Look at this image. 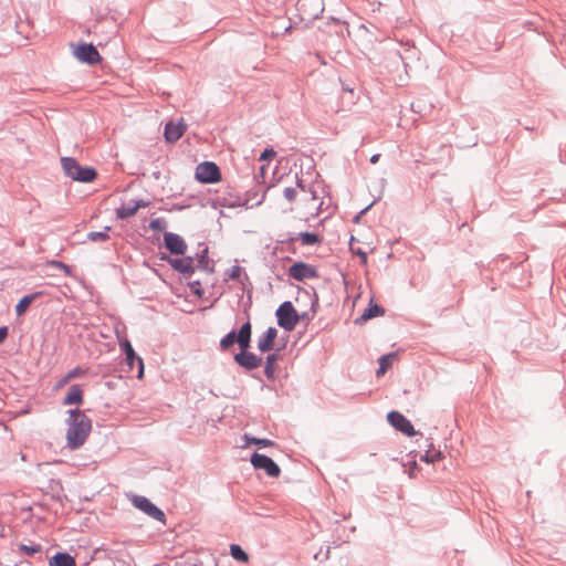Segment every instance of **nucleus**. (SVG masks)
Segmentation results:
<instances>
[{
	"label": "nucleus",
	"mask_w": 566,
	"mask_h": 566,
	"mask_svg": "<svg viewBox=\"0 0 566 566\" xmlns=\"http://www.w3.org/2000/svg\"><path fill=\"white\" fill-rule=\"evenodd\" d=\"M284 198L292 203L291 211L301 219L310 220L321 213L323 200L314 187H304L296 184L295 187H287L283 191Z\"/></svg>",
	"instance_id": "obj_1"
},
{
	"label": "nucleus",
	"mask_w": 566,
	"mask_h": 566,
	"mask_svg": "<svg viewBox=\"0 0 566 566\" xmlns=\"http://www.w3.org/2000/svg\"><path fill=\"white\" fill-rule=\"evenodd\" d=\"M69 415L66 442L71 449H77L86 441L92 429V423L90 418L78 409L71 410Z\"/></svg>",
	"instance_id": "obj_2"
},
{
	"label": "nucleus",
	"mask_w": 566,
	"mask_h": 566,
	"mask_svg": "<svg viewBox=\"0 0 566 566\" xmlns=\"http://www.w3.org/2000/svg\"><path fill=\"white\" fill-rule=\"evenodd\" d=\"M61 165L64 174L73 180L92 182L96 178L95 169L81 166L74 158L63 157Z\"/></svg>",
	"instance_id": "obj_3"
},
{
	"label": "nucleus",
	"mask_w": 566,
	"mask_h": 566,
	"mask_svg": "<svg viewBox=\"0 0 566 566\" xmlns=\"http://www.w3.org/2000/svg\"><path fill=\"white\" fill-rule=\"evenodd\" d=\"M251 342V324L247 322L238 333L230 332L227 334L220 342V347L223 350L229 349L234 343H238L242 350H245L250 347Z\"/></svg>",
	"instance_id": "obj_4"
},
{
	"label": "nucleus",
	"mask_w": 566,
	"mask_h": 566,
	"mask_svg": "<svg viewBox=\"0 0 566 566\" xmlns=\"http://www.w3.org/2000/svg\"><path fill=\"white\" fill-rule=\"evenodd\" d=\"M161 258L181 273L189 274L195 271L196 261L191 256L185 255V250H168V253L163 254Z\"/></svg>",
	"instance_id": "obj_5"
},
{
	"label": "nucleus",
	"mask_w": 566,
	"mask_h": 566,
	"mask_svg": "<svg viewBox=\"0 0 566 566\" xmlns=\"http://www.w3.org/2000/svg\"><path fill=\"white\" fill-rule=\"evenodd\" d=\"M277 323L286 331H293L298 323V315L291 302H284L276 311Z\"/></svg>",
	"instance_id": "obj_6"
},
{
	"label": "nucleus",
	"mask_w": 566,
	"mask_h": 566,
	"mask_svg": "<svg viewBox=\"0 0 566 566\" xmlns=\"http://www.w3.org/2000/svg\"><path fill=\"white\" fill-rule=\"evenodd\" d=\"M196 179L202 184H214L221 180L219 167L211 161H205L196 168Z\"/></svg>",
	"instance_id": "obj_7"
},
{
	"label": "nucleus",
	"mask_w": 566,
	"mask_h": 566,
	"mask_svg": "<svg viewBox=\"0 0 566 566\" xmlns=\"http://www.w3.org/2000/svg\"><path fill=\"white\" fill-rule=\"evenodd\" d=\"M251 464L259 470H264L271 478H277L281 473L279 465L269 457L260 453H253Z\"/></svg>",
	"instance_id": "obj_8"
},
{
	"label": "nucleus",
	"mask_w": 566,
	"mask_h": 566,
	"mask_svg": "<svg viewBox=\"0 0 566 566\" xmlns=\"http://www.w3.org/2000/svg\"><path fill=\"white\" fill-rule=\"evenodd\" d=\"M73 53L77 60H80L81 62L88 63V64H95V63L99 62V60H101V55H99L98 51L96 50V48L94 45L87 44V43L78 44L74 49Z\"/></svg>",
	"instance_id": "obj_9"
},
{
	"label": "nucleus",
	"mask_w": 566,
	"mask_h": 566,
	"mask_svg": "<svg viewBox=\"0 0 566 566\" xmlns=\"http://www.w3.org/2000/svg\"><path fill=\"white\" fill-rule=\"evenodd\" d=\"M387 419L392 427L406 436L413 437L416 434L413 426L402 413L398 411H391L388 413Z\"/></svg>",
	"instance_id": "obj_10"
},
{
	"label": "nucleus",
	"mask_w": 566,
	"mask_h": 566,
	"mask_svg": "<svg viewBox=\"0 0 566 566\" xmlns=\"http://www.w3.org/2000/svg\"><path fill=\"white\" fill-rule=\"evenodd\" d=\"M289 274L296 281L317 277L316 269L304 262L294 263L290 268Z\"/></svg>",
	"instance_id": "obj_11"
},
{
	"label": "nucleus",
	"mask_w": 566,
	"mask_h": 566,
	"mask_svg": "<svg viewBox=\"0 0 566 566\" xmlns=\"http://www.w3.org/2000/svg\"><path fill=\"white\" fill-rule=\"evenodd\" d=\"M142 207V200L139 199H123L122 205L115 209L117 219H126L134 216Z\"/></svg>",
	"instance_id": "obj_12"
},
{
	"label": "nucleus",
	"mask_w": 566,
	"mask_h": 566,
	"mask_svg": "<svg viewBox=\"0 0 566 566\" xmlns=\"http://www.w3.org/2000/svg\"><path fill=\"white\" fill-rule=\"evenodd\" d=\"M234 360L242 367L247 369H255L261 366L262 358L256 355L242 350L241 353L234 356Z\"/></svg>",
	"instance_id": "obj_13"
},
{
	"label": "nucleus",
	"mask_w": 566,
	"mask_h": 566,
	"mask_svg": "<svg viewBox=\"0 0 566 566\" xmlns=\"http://www.w3.org/2000/svg\"><path fill=\"white\" fill-rule=\"evenodd\" d=\"M284 242L289 244L300 243L301 245H321L323 244V237L314 232H303Z\"/></svg>",
	"instance_id": "obj_14"
},
{
	"label": "nucleus",
	"mask_w": 566,
	"mask_h": 566,
	"mask_svg": "<svg viewBox=\"0 0 566 566\" xmlns=\"http://www.w3.org/2000/svg\"><path fill=\"white\" fill-rule=\"evenodd\" d=\"M277 337V329L269 327L263 335L258 338V349L262 353L270 352L274 347V342Z\"/></svg>",
	"instance_id": "obj_15"
},
{
	"label": "nucleus",
	"mask_w": 566,
	"mask_h": 566,
	"mask_svg": "<svg viewBox=\"0 0 566 566\" xmlns=\"http://www.w3.org/2000/svg\"><path fill=\"white\" fill-rule=\"evenodd\" d=\"M186 125L182 119L177 123L169 122L165 127V138L169 143H175L184 135Z\"/></svg>",
	"instance_id": "obj_16"
},
{
	"label": "nucleus",
	"mask_w": 566,
	"mask_h": 566,
	"mask_svg": "<svg viewBox=\"0 0 566 566\" xmlns=\"http://www.w3.org/2000/svg\"><path fill=\"white\" fill-rule=\"evenodd\" d=\"M144 514L159 522L161 526H166V515L165 513L153 504L149 500L144 497Z\"/></svg>",
	"instance_id": "obj_17"
},
{
	"label": "nucleus",
	"mask_w": 566,
	"mask_h": 566,
	"mask_svg": "<svg viewBox=\"0 0 566 566\" xmlns=\"http://www.w3.org/2000/svg\"><path fill=\"white\" fill-rule=\"evenodd\" d=\"M83 402V390L80 385H72L64 397L63 405H81Z\"/></svg>",
	"instance_id": "obj_18"
},
{
	"label": "nucleus",
	"mask_w": 566,
	"mask_h": 566,
	"mask_svg": "<svg viewBox=\"0 0 566 566\" xmlns=\"http://www.w3.org/2000/svg\"><path fill=\"white\" fill-rule=\"evenodd\" d=\"M49 566H76V562L67 553H56L49 559Z\"/></svg>",
	"instance_id": "obj_19"
},
{
	"label": "nucleus",
	"mask_w": 566,
	"mask_h": 566,
	"mask_svg": "<svg viewBox=\"0 0 566 566\" xmlns=\"http://www.w3.org/2000/svg\"><path fill=\"white\" fill-rule=\"evenodd\" d=\"M42 295V292H35V293H32V294H29V295H25L23 296L17 304L15 306V313L18 316H22L27 311L28 308L30 307V305L32 304V302L34 300H36L39 296Z\"/></svg>",
	"instance_id": "obj_20"
},
{
	"label": "nucleus",
	"mask_w": 566,
	"mask_h": 566,
	"mask_svg": "<svg viewBox=\"0 0 566 566\" xmlns=\"http://www.w3.org/2000/svg\"><path fill=\"white\" fill-rule=\"evenodd\" d=\"M396 354H388L381 356L379 359V368L376 373L377 377L384 376L386 371L390 368L392 361L396 359Z\"/></svg>",
	"instance_id": "obj_21"
},
{
	"label": "nucleus",
	"mask_w": 566,
	"mask_h": 566,
	"mask_svg": "<svg viewBox=\"0 0 566 566\" xmlns=\"http://www.w3.org/2000/svg\"><path fill=\"white\" fill-rule=\"evenodd\" d=\"M230 554L238 562L247 564L250 560L249 555L242 549L240 545L231 544Z\"/></svg>",
	"instance_id": "obj_22"
},
{
	"label": "nucleus",
	"mask_w": 566,
	"mask_h": 566,
	"mask_svg": "<svg viewBox=\"0 0 566 566\" xmlns=\"http://www.w3.org/2000/svg\"><path fill=\"white\" fill-rule=\"evenodd\" d=\"M382 314L381 307L378 305H370L359 317L360 322H366L373 317L379 316Z\"/></svg>",
	"instance_id": "obj_23"
},
{
	"label": "nucleus",
	"mask_w": 566,
	"mask_h": 566,
	"mask_svg": "<svg viewBox=\"0 0 566 566\" xmlns=\"http://www.w3.org/2000/svg\"><path fill=\"white\" fill-rule=\"evenodd\" d=\"M166 248H182V240L174 233H165Z\"/></svg>",
	"instance_id": "obj_24"
},
{
	"label": "nucleus",
	"mask_w": 566,
	"mask_h": 566,
	"mask_svg": "<svg viewBox=\"0 0 566 566\" xmlns=\"http://www.w3.org/2000/svg\"><path fill=\"white\" fill-rule=\"evenodd\" d=\"M42 551L41 545H19V552L25 556H33Z\"/></svg>",
	"instance_id": "obj_25"
},
{
	"label": "nucleus",
	"mask_w": 566,
	"mask_h": 566,
	"mask_svg": "<svg viewBox=\"0 0 566 566\" xmlns=\"http://www.w3.org/2000/svg\"><path fill=\"white\" fill-rule=\"evenodd\" d=\"M243 274V269L239 265H233L226 272L227 279L229 280H240Z\"/></svg>",
	"instance_id": "obj_26"
},
{
	"label": "nucleus",
	"mask_w": 566,
	"mask_h": 566,
	"mask_svg": "<svg viewBox=\"0 0 566 566\" xmlns=\"http://www.w3.org/2000/svg\"><path fill=\"white\" fill-rule=\"evenodd\" d=\"M244 439L247 441V443H254L259 447H272L273 446V441L269 440V439H258V438H251L249 437L248 434L244 436Z\"/></svg>",
	"instance_id": "obj_27"
},
{
	"label": "nucleus",
	"mask_w": 566,
	"mask_h": 566,
	"mask_svg": "<svg viewBox=\"0 0 566 566\" xmlns=\"http://www.w3.org/2000/svg\"><path fill=\"white\" fill-rule=\"evenodd\" d=\"M88 369L83 367H75L66 373L67 377L73 380L76 378L84 377L87 374Z\"/></svg>",
	"instance_id": "obj_28"
},
{
	"label": "nucleus",
	"mask_w": 566,
	"mask_h": 566,
	"mask_svg": "<svg viewBox=\"0 0 566 566\" xmlns=\"http://www.w3.org/2000/svg\"><path fill=\"white\" fill-rule=\"evenodd\" d=\"M441 459V452L440 451H433V452H426L420 457L421 461H424L427 463H433Z\"/></svg>",
	"instance_id": "obj_29"
},
{
	"label": "nucleus",
	"mask_w": 566,
	"mask_h": 566,
	"mask_svg": "<svg viewBox=\"0 0 566 566\" xmlns=\"http://www.w3.org/2000/svg\"><path fill=\"white\" fill-rule=\"evenodd\" d=\"M276 360V355H269L266 357V366H265V374L268 377L273 376V365Z\"/></svg>",
	"instance_id": "obj_30"
},
{
	"label": "nucleus",
	"mask_w": 566,
	"mask_h": 566,
	"mask_svg": "<svg viewBox=\"0 0 566 566\" xmlns=\"http://www.w3.org/2000/svg\"><path fill=\"white\" fill-rule=\"evenodd\" d=\"M48 264L51 265V266L59 268V269L63 270V272L66 275H69V276L71 275V270H70L69 265H66V264H64V263H62L60 261H51Z\"/></svg>",
	"instance_id": "obj_31"
},
{
	"label": "nucleus",
	"mask_w": 566,
	"mask_h": 566,
	"mask_svg": "<svg viewBox=\"0 0 566 566\" xmlns=\"http://www.w3.org/2000/svg\"><path fill=\"white\" fill-rule=\"evenodd\" d=\"M150 228L155 231H163L166 228V222L163 219H155L150 222Z\"/></svg>",
	"instance_id": "obj_32"
},
{
	"label": "nucleus",
	"mask_w": 566,
	"mask_h": 566,
	"mask_svg": "<svg viewBox=\"0 0 566 566\" xmlns=\"http://www.w3.org/2000/svg\"><path fill=\"white\" fill-rule=\"evenodd\" d=\"M88 238H90L93 242L104 241V240H106L107 234H106L105 232H91V233L88 234Z\"/></svg>",
	"instance_id": "obj_33"
},
{
	"label": "nucleus",
	"mask_w": 566,
	"mask_h": 566,
	"mask_svg": "<svg viewBox=\"0 0 566 566\" xmlns=\"http://www.w3.org/2000/svg\"><path fill=\"white\" fill-rule=\"evenodd\" d=\"M71 379L65 374L54 386V390H61L64 386H66Z\"/></svg>",
	"instance_id": "obj_34"
},
{
	"label": "nucleus",
	"mask_w": 566,
	"mask_h": 566,
	"mask_svg": "<svg viewBox=\"0 0 566 566\" xmlns=\"http://www.w3.org/2000/svg\"><path fill=\"white\" fill-rule=\"evenodd\" d=\"M275 156V151L273 149H265L261 156H260V160H269V159H272L274 158Z\"/></svg>",
	"instance_id": "obj_35"
},
{
	"label": "nucleus",
	"mask_w": 566,
	"mask_h": 566,
	"mask_svg": "<svg viewBox=\"0 0 566 566\" xmlns=\"http://www.w3.org/2000/svg\"><path fill=\"white\" fill-rule=\"evenodd\" d=\"M126 346H127L126 356H127L128 365L132 367L133 360H134V350L128 343Z\"/></svg>",
	"instance_id": "obj_36"
},
{
	"label": "nucleus",
	"mask_w": 566,
	"mask_h": 566,
	"mask_svg": "<svg viewBox=\"0 0 566 566\" xmlns=\"http://www.w3.org/2000/svg\"><path fill=\"white\" fill-rule=\"evenodd\" d=\"M354 255L359 258L361 264L365 265L367 263V253L364 250H357Z\"/></svg>",
	"instance_id": "obj_37"
},
{
	"label": "nucleus",
	"mask_w": 566,
	"mask_h": 566,
	"mask_svg": "<svg viewBox=\"0 0 566 566\" xmlns=\"http://www.w3.org/2000/svg\"><path fill=\"white\" fill-rule=\"evenodd\" d=\"M8 332L9 331L7 326L0 327V344H2L8 337Z\"/></svg>",
	"instance_id": "obj_38"
},
{
	"label": "nucleus",
	"mask_w": 566,
	"mask_h": 566,
	"mask_svg": "<svg viewBox=\"0 0 566 566\" xmlns=\"http://www.w3.org/2000/svg\"><path fill=\"white\" fill-rule=\"evenodd\" d=\"M417 469V463L416 461H412L411 462V469L409 470L408 474L410 478H413L415 476V470Z\"/></svg>",
	"instance_id": "obj_39"
},
{
	"label": "nucleus",
	"mask_w": 566,
	"mask_h": 566,
	"mask_svg": "<svg viewBox=\"0 0 566 566\" xmlns=\"http://www.w3.org/2000/svg\"><path fill=\"white\" fill-rule=\"evenodd\" d=\"M137 378L142 379V359L138 358Z\"/></svg>",
	"instance_id": "obj_40"
},
{
	"label": "nucleus",
	"mask_w": 566,
	"mask_h": 566,
	"mask_svg": "<svg viewBox=\"0 0 566 566\" xmlns=\"http://www.w3.org/2000/svg\"><path fill=\"white\" fill-rule=\"evenodd\" d=\"M134 504L137 509H142V499L135 497Z\"/></svg>",
	"instance_id": "obj_41"
},
{
	"label": "nucleus",
	"mask_w": 566,
	"mask_h": 566,
	"mask_svg": "<svg viewBox=\"0 0 566 566\" xmlns=\"http://www.w3.org/2000/svg\"><path fill=\"white\" fill-rule=\"evenodd\" d=\"M378 159H379V155L377 154V155H374V156L370 158V161H371L373 164H376V163L378 161Z\"/></svg>",
	"instance_id": "obj_42"
},
{
	"label": "nucleus",
	"mask_w": 566,
	"mask_h": 566,
	"mask_svg": "<svg viewBox=\"0 0 566 566\" xmlns=\"http://www.w3.org/2000/svg\"><path fill=\"white\" fill-rule=\"evenodd\" d=\"M260 172H261V175H262V176L264 175V172H265V166H262V167L260 168Z\"/></svg>",
	"instance_id": "obj_43"
},
{
	"label": "nucleus",
	"mask_w": 566,
	"mask_h": 566,
	"mask_svg": "<svg viewBox=\"0 0 566 566\" xmlns=\"http://www.w3.org/2000/svg\"><path fill=\"white\" fill-rule=\"evenodd\" d=\"M353 243H354V238L352 237L350 241H349V244H353Z\"/></svg>",
	"instance_id": "obj_44"
}]
</instances>
